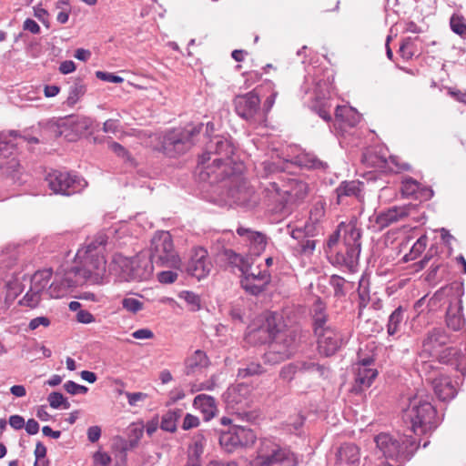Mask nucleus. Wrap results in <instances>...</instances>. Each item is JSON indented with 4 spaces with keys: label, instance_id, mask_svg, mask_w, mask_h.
I'll use <instances>...</instances> for the list:
<instances>
[{
    "label": "nucleus",
    "instance_id": "1",
    "mask_svg": "<svg viewBox=\"0 0 466 466\" xmlns=\"http://www.w3.org/2000/svg\"><path fill=\"white\" fill-rule=\"evenodd\" d=\"M232 154L230 143L220 137H215L207 144L206 152L199 157L196 171L201 182H208L210 185L221 183V186L217 187L216 192L222 194V190L226 189V194L220 197V201L225 205L230 204L233 198V165L230 159Z\"/></svg>",
    "mask_w": 466,
    "mask_h": 466
},
{
    "label": "nucleus",
    "instance_id": "2",
    "mask_svg": "<svg viewBox=\"0 0 466 466\" xmlns=\"http://www.w3.org/2000/svg\"><path fill=\"white\" fill-rule=\"evenodd\" d=\"M248 337L259 343H268V350L264 354L265 361L278 364L290 358L295 349V330L287 328L282 318L277 313H268L263 323L252 329Z\"/></svg>",
    "mask_w": 466,
    "mask_h": 466
},
{
    "label": "nucleus",
    "instance_id": "3",
    "mask_svg": "<svg viewBox=\"0 0 466 466\" xmlns=\"http://www.w3.org/2000/svg\"><path fill=\"white\" fill-rule=\"evenodd\" d=\"M106 242V234L98 233L90 243L77 250L76 259L81 266L73 267L66 272V288L82 285L87 280L96 282L104 276L106 268L104 257Z\"/></svg>",
    "mask_w": 466,
    "mask_h": 466
},
{
    "label": "nucleus",
    "instance_id": "4",
    "mask_svg": "<svg viewBox=\"0 0 466 466\" xmlns=\"http://www.w3.org/2000/svg\"><path fill=\"white\" fill-rule=\"evenodd\" d=\"M51 277V269L36 271L29 279V289L24 298L19 301V304L29 308H35L39 305L40 301L44 298L57 299L66 295L72 287H65L66 275L63 279H58L57 274L54 282H52V284H50L49 288L46 289Z\"/></svg>",
    "mask_w": 466,
    "mask_h": 466
},
{
    "label": "nucleus",
    "instance_id": "5",
    "mask_svg": "<svg viewBox=\"0 0 466 466\" xmlns=\"http://www.w3.org/2000/svg\"><path fill=\"white\" fill-rule=\"evenodd\" d=\"M313 321L319 352L326 356L333 355L340 348L342 337L331 325L327 324L325 307L321 302L314 305Z\"/></svg>",
    "mask_w": 466,
    "mask_h": 466
},
{
    "label": "nucleus",
    "instance_id": "6",
    "mask_svg": "<svg viewBox=\"0 0 466 466\" xmlns=\"http://www.w3.org/2000/svg\"><path fill=\"white\" fill-rule=\"evenodd\" d=\"M403 417L405 420L410 421L411 431L417 435L426 434L436 428L434 407L418 395L410 400Z\"/></svg>",
    "mask_w": 466,
    "mask_h": 466
},
{
    "label": "nucleus",
    "instance_id": "7",
    "mask_svg": "<svg viewBox=\"0 0 466 466\" xmlns=\"http://www.w3.org/2000/svg\"><path fill=\"white\" fill-rule=\"evenodd\" d=\"M279 159L265 160L260 164V172L263 176L268 177L271 174L284 171L289 163L294 164L308 169H315L325 171L329 167L326 161L319 159L316 155L309 152L301 151L294 156L289 153H283V156H278Z\"/></svg>",
    "mask_w": 466,
    "mask_h": 466
},
{
    "label": "nucleus",
    "instance_id": "8",
    "mask_svg": "<svg viewBox=\"0 0 466 466\" xmlns=\"http://www.w3.org/2000/svg\"><path fill=\"white\" fill-rule=\"evenodd\" d=\"M203 125H188L184 128H176L167 131L162 140V149L169 157L184 154L192 147L194 138L202 129Z\"/></svg>",
    "mask_w": 466,
    "mask_h": 466
},
{
    "label": "nucleus",
    "instance_id": "9",
    "mask_svg": "<svg viewBox=\"0 0 466 466\" xmlns=\"http://www.w3.org/2000/svg\"><path fill=\"white\" fill-rule=\"evenodd\" d=\"M150 258L159 267L176 268L180 265V258L168 231L162 230L155 233L151 239Z\"/></svg>",
    "mask_w": 466,
    "mask_h": 466
},
{
    "label": "nucleus",
    "instance_id": "10",
    "mask_svg": "<svg viewBox=\"0 0 466 466\" xmlns=\"http://www.w3.org/2000/svg\"><path fill=\"white\" fill-rule=\"evenodd\" d=\"M299 459L289 449L270 441L263 442L251 466H297Z\"/></svg>",
    "mask_w": 466,
    "mask_h": 466
},
{
    "label": "nucleus",
    "instance_id": "11",
    "mask_svg": "<svg viewBox=\"0 0 466 466\" xmlns=\"http://www.w3.org/2000/svg\"><path fill=\"white\" fill-rule=\"evenodd\" d=\"M339 231L343 235V244L345 253L339 255L340 261L348 267H353L360 254V238L361 229L359 226L357 218H352L349 222H341L339 224Z\"/></svg>",
    "mask_w": 466,
    "mask_h": 466
},
{
    "label": "nucleus",
    "instance_id": "12",
    "mask_svg": "<svg viewBox=\"0 0 466 466\" xmlns=\"http://www.w3.org/2000/svg\"><path fill=\"white\" fill-rule=\"evenodd\" d=\"M46 180L54 193L67 196L79 192L86 185L84 179L57 170L50 172Z\"/></svg>",
    "mask_w": 466,
    "mask_h": 466
},
{
    "label": "nucleus",
    "instance_id": "13",
    "mask_svg": "<svg viewBox=\"0 0 466 466\" xmlns=\"http://www.w3.org/2000/svg\"><path fill=\"white\" fill-rule=\"evenodd\" d=\"M238 244L248 247L249 255L259 256L266 248L267 237L260 231L254 230L250 228L239 226L237 228Z\"/></svg>",
    "mask_w": 466,
    "mask_h": 466
},
{
    "label": "nucleus",
    "instance_id": "14",
    "mask_svg": "<svg viewBox=\"0 0 466 466\" xmlns=\"http://www.w3.org/2000/svg\"><path fill=\"white\" fill-rule=\"evenodd\" d=\"M375 442L386 458L395 460L400 463L408 461L407 447L403 448L400 440L388 433H380L375 437Z\"/></svg>",
    "mask_w": 466,
    "mask_h": 466
},
{
    "label": "nucleus",
    "instance_id": "15",
    "mask_svg": "<svg viewBox=\"0 0 466 466\" xmlns=\"http://www.w3.org/2000/svg\"><path fill=\"white\" fill-rule=\"evenodd\" d=\"M374 360L365 358L360 360L355 366V382L353 391L361 392L370 387L371 383L378 376V370L373 368Z\"/></svg>",
    "mask_w": 466,
    "mask_h": 466
},
{
    "label": "nucleus",
    "instance_id": "16",
    "mask_svg": "<svg viewBox=\"0 0 466 466\" xmlns=\"http://www.w3.org/2000/svg\"><path fill=\"white\" fill-rule=\"evenodd\" d=\"M212 263L208 251L203 248H196L187 265V272L198 280L206 278L211 271Z\"/></svg>",
    "mask_w": 466,
    "mask_h": 466
},
{
    "label": "nucleus",
    "instance_id": "17",
    "mask_svg": "<svg viewBox=\"0 0 466 466\" xmlns=\"http://www.w3.org/2000/svg\"><path fill=\"white\" fill-rule=\"evenodd\" d=\"M426 380L429 381L434 390L436 396L441 400H449L455 397L456 389L451 379L443 373L432 370L426 373Z\"/></svg>",
    "mask_w": 466,
    "mask_h": 466
},
{
    "label": "nucleus",
    "instance_id": "18",
    "mask_svg": "<svg viewBox=\"0 0 466 466\" xmlns=\"http://www.w3.org/2000/svg\"><path fill=\"white\" fill-rule=\"evenodd\" d=\"M259 98L258 95L250 92L235 98L236 111L239 116L249 122H254L258 111Z\"/></svg>",
    "mask_w": 466,
    "mask_h": 466
},
{
    "label": "nucleus",
    "instance_id": "19",
    "mask_svg": "<svg viewBox=\"0 0 466 466\" xmlns=\"http://www.w3.org/2000/svg\"><path fill=\"white\" fill-rule=\"evenodd\" d=\"M411 209V206L404 205L392 207L380 212L376 217V225L378 229H383L393 223L404 219L410 215Z\"/></svg>",
    "mask_w": 466,
    "mask_h": 466
},
{
    "label": "nucleus",
    "instance_id": "20",
    "mask_svg": "<svg viewBox=\"0 0 466 466\" xmlns=\"http://www.w3.org/2000/svg\"><path fill=\"white\" fill-rule=\"evenodd\" d=\"M360 461V448L353 443L341 445L336 452L335 466H359Z\"/></svg>",
    "mask_w": 466,
    "mask_h": 466
},
{
    "label": "nucleus",
    "instance_id": "21",
    "mask_svg": "<svg viewBox=\"0 0 466 466\" xmlns=\"http://www.w3.org/2000/svg\"><path fill=\"white\" fill-rule=\"evenodd\" d=\"M259 202L258 195L246 181L235 189V204L247 209L255 208Z\"/></svg>",
    "mask_w": 466,
    "mask_h": 466
},
{
    "label": "nucleus",
    "instance_id": "22",
    "mask_svg": "<svg viewBox=\"0 0 466 466\" xmlns=\"http://www.w3.org/2000/svg\"><path fill=\"white\" fill-rule=\"evenodd\" d=\"M133 273H131L132 280L142 281L151 277L155 264L151 258L136 257L133 258Z\"/></svg>",
    "mask_w": 466,
    "mask_h": 466
},
{
    "label": "nucleus",
    "instance_id": "23",
    "mask_svg": "<svg viewBox=\"0 0 466 466\" xmlns=\"http://www.w3.org/2000/svg\"><path fill=\"white\" fill-rule=\"evenodd\" d=\"M208 365L209 360L207 354L200 350H197L185 360L186 374L195 375L200 373L204 369L208 368Z\"/></svg>",
    "mask_w": 466,
    "mask_h": 466
},
{
    "label": "nucleus",
    "instance_id": "24",
    "mask_svg": "<svg viewBox=\"0 0 466 466\" xmlns=\"http://www.w3.org/2000/svg\"><path fill=\"white\" fill-rule=\"evenodd\" d=\"M290 236L298 240V243L293 248L296 254L309 256L313 253L316 248V241L307 237L304 230L301 228L292 229Z\"/></svg>",
    "mask_w": 466,
    "mask_h": 466
},
{
    "label": "nucleus",
    "instance_id": "25",
    "mask_svg": "<svg viewBox=\"0 0 466 466\" xmlns=\"http://www.w3.org/2000/svg\"><path fill=\"white\" fill-rule=\"evenodd\" d=\"M254 258L251 256H240L235 252V266L242 272V277L258 279L261 275L269 274L258 267H253Z\"/></svg>",
    "mask_w": 466,
    "mask_h": 466
},
{
    "label": "nucleus",
    "instance_id": "26",
    "mask_svg": "<svg viewBox=\"0 0 466 466\" xmlns=\"http://www.w3.org/2000/svg\"><path fill=\"white\" fill-rule=\"evenodd\" d=\"M449 342V336L442 329H433L423 340V349L430 354L437 351L438 348Z\"/></svg>",
    "mask_w": 466,
    "mask_h": 466
},
{
    "label": "nucleus",
    "instance_id": "27",
    "mask_svg": "<svg viewBox=\"0 0 466 466\" xmlns=\"http://www.w3.org/2000/svg\"><path fill=\"white\" fill-rule=\"evenodd\" d=\"M110 269L118 274L121 279L130 281L131 273H133V258H129L120 254L114 256L113 261L110 264Z\"/></svg>",
    "mask_w": 466,
    "mask_h": 466
},
{
    "label": "nucleus",
    "instance_id": "28",
    "mask_svg": "<svg viewBox=\"0 0 466 466\" xmlns=\"http://www.w3.org/2000/svg\"><path fill=\"white\" fill-rule=\"evenodd\" d=\"M269 282L270 275L264 274L258 279L242 277L240 285L246 292L251 295H258L265 290Z\"/></svg>",
    "mask_w": 466,
    "mask_h": 466
},
{
    "label": "nucleus",
    "instance_id": "29",
    "mask_svg": "<svg viewBox=\"0 0 466 466\" xmlns=\"http://www.w3.org/2000/svg\"><path fill=\"white\" fill-rule=\"evenodd\" d=\"M193 405L204 414L206 420H209L215 416L217 407L215 400L211 396L199 394L195 397Z\"/></svg>",
    "mask_w": 466,
    "mask_h": 466
},
{
    "label": "nucleus",
    "instance_id": "30",
    "mask_svg": "<svg viewBox=\"0 0 466 466\" xmlns=\"http://www.w3.org/2000/svg\"><path fill=\"white\" fill-rule=\"evenodd\" d=\"M218 259L221 262H227L228 265L232 263L233 251L230 243V234H223L217 239L215 244Z\"/></svg>",
    "mask_w": 466,
    "mask_h": 466
},
{
    "label": "nucleus",
    "instance_id": "31",
    "mask_svg": "<svg viewBox=\"0 0 466 466\" xmlns=\"http://www.w3.org/2000/svg\"><path fill=\"white\" fill-rule=\"evenodd\" d=\"M362 184L359 181H344L337 187L336 193L339 202L341 201L343 197H355L361 200L363 196L361 195Z\"/></svg>",
    "mask_w": 466,
    "mask_h": 466
},
{
    "label": "nucleus",
    "instance_id": "32",
    "mask_svg": "<svg viewBox=\"0 0 466 466\" xmlns=\"http://www.w3.org/2000/svg\"><path fill=\"white\" fill-rule=\"evenodd\" d=\"M284 192L289 197L291 200L301 201L308 196L309 186L304 181L291 179Z\"/></svg>",
    "mask_w": 466,
    "mask_h": 466
},
{
    "label": "nucleus",
    "instance_id": "33",
    "mask_svg": "<svg viewBox=\"0 0 466 466\" xmlns=\"http://www.w3.org/2000/svg\"><path fill=\"white\" fill-rule=\"evenodd\" d=\"M335 117L337 121L349 127H355L360 120V116L354 108L345 106L336 107Z\"/></svg>",
    "mask_w": 466,
    "mask_h": 466
},
{
    "label": "nucleus",
    "instance_id": "34",
    "mask_svg": "<svg viewBox=\"0 0 466 466\" xmlns=\"http://www.w3.org/2000/svg\"><path fill=\"white\" fill-rule=\"evenodd\" d=\"M405 319V309L400 306L389 317L387 324V333L394 336L401 331Z\"/></svg>",
    "mask_w": 466,
    "mask_h": 466
},
{
    "label": "nucleus",
    "instance_id": "35",
    "mask_svg": "<svg viewBox=\"0 0 466 466\" xmlns=\"http://www.w3.org/2000/svg\"><path fill=\"white\" fill-rule=\"evenodd\" d=\"M299 370H316L320 371L322 373L323 369L314 362H304L300 364V366L295 364H289L281 369L280 377L283 380H291Z\"/></svg>",
    "mask_w": 466,
    "mask_h": 466
},
{
    "label": "nucleus",
    "instance_id": "36",
    "mask_svg": "<svg viewBox=\"0 0 466 466\" xmlns=\"http://www.w3.org/2000/svg\"><path fill=\"white\" fill-rule=\"evenodd\" d=\"M446 323L453 330H460L464 325L461 305H451L446 313Z\"/></svg>",
    "mask_w": 466,
    "mask_h": 466
},
{
    "label": "nucleus",
    "instance_id": "37",
    "mask_svg": "<svg viewBox=\"0 0 466 466\" xmlns=\"http://www.w3.org/2000/svg\"><path fill=\"white\" fill-rule=\"evenodd\" d=\"M256 438V435L250 429L235 425V448L238 446L248 447L255 442Z\"/></svg>",
    "mask_w": 466,
    "mask_h": 466
},
{
    "label": "nucleus",
    "instance_id": "38",
    "mask_svg": "<svg viewBox=\"0 0 466 466\" xmlns=\"http://www.w3.org/2000/svg\"><path fill=\"white\" fill-rule=\"evenodd\" d=\"M182 410H170L165 413L161 420L160 428L163 431L174 432L177 430V422L182 416Z\"/></svg>",
    "mask_w": 466,
    "mask_h": 466
},
{
    "label": "nucleus",
    "instance_id": "39",
    "mask_svg": "<svg viewBox=\"0 0 466 466\" xmlns=\"http://www.w3.org/2000/svg\"><path fill=\"white\" fill-rule=\"evenodd\" d=\"M206 444V439L202 434H197L194 436L192 440V443L190 444L188 448V461H197L198 462V460L202 456L204 452V447Z\"/></svg>",
    "mask_w": 466,
    "mask_h": 466
},
{
    "label": "nucleus",
    "instance_id": "40",
    "mask_svg": "<svg viewBox=\"0 0 466 466\" xmlns=\"http://www.w3.org/2000/svg\"><path fill=\"white\" fill-rule=\"evenodd\" d=\"M86 90V86L81 81L75 82L69 88L66 105L69 106H75L85 95Z\"/></svg>",
    "mask_w": 466,
    "mask_h": 466
},
{
    "label": "nucleus",
    "instance_id": "41",
    "mask_svg": "<svg viewBox=\"0 0 466 466\" xmlns=\"http://www.w3.org/2000/svg\"><path fill=\"white\" fill-rule=\"evenodd\" d=\"M450 25L452 32L461 37H466V22L462 15L454 14L450 19Z\"/></svg>",
    "mask_w": 466,
    "mask_h": 466
},
{
    "label": "nucleus",
    "instance_id": "42",
    "mask_svg": "<svg viewBox=\"0 0 466 466\" xmlns=\"http://www.w3.org/2000/svg\"><path fill=\"white\" fill-rule=\"evenodd\" d=\"M6 295L5 302H11L22 291L21 283L18 279H10L5 284Z\"/></svg>",
    "mask_w": 466,
    "mask_h": 466
},
{
    "label": "nucleus",
    "instance_id": "43",
    "mask_svg": "<svg viewBox=\"0 0 466 466\" xmlns=\"http://www.w3.org/2000/svg\"><path fill=\"white\" fill-rule=\"evenodd\" d=\"M122 307L125 310L136 314L144 308V302L132 297H127L122 299Z\"/></svg>",
    "mask_w": 466,
    "mask_h": 466
},
{
    "label": "nucleus",
    "instance_id": "44",
    "mask_svg": "<svg viewBox=\"0 0 466 466\" xmlns=\"http://www.w3.org/2000/svg\"><path fill=\"white\" fill-rule=\"evenodd\" d=\"M221 448L230 453L233 451V434L229 431L218 430Z\"/></svg>",
    "mask_w": 466,
    "mask_h": 466
},
{
    "label": "nucleus",
    "instance_id": "45",
    "mask_svg": "<svg viewBox=\"0 0 466 466\" xmlns=\"http://www.w3.org/2000/svg\"><path fill=\"white\" fill-rule=\"evenodd\" d=\"M179 298L183 299L191 308V310H198L200 308L199 297L191 291H182Z\"/></svg>",
    "mask_w": 466,
    "mask_h": 466
},
{
    "label": "nucleus",
    "instance_id": "46",
    "mask_svg": "<svg viewBox=\"0 0 466 466\" xmlns=\"http://www.w3.org/2000/svg\"><path fill=\"white\" fill-rule=\"evenodd\" d=\"M329 283L333 288L336 296L340 297L345 295L344 287L346 284V280L343 278L337 275H333L330 278Z\"/></svg>",
    "mask_w": 466,
    "mask_h": 466
},
{
    "label": "nucleus",
    "instance_id": "47",
    "mask_svg": "<svg viewBox=\"0 0 466 466\" xmlns=\"http://www.w3.org/2000/svg\"><path fill=\"white\" fill-rule=\"evenodd\" d=\"M427 242L428 238L425 235L420 237L417 239V241L413 244V246L410 248V256L412 259L416 258L423 252L427 246Z\"/></svg>",
    "mask_w": 466,
    "mask_h": 466
},
{
    "label": "nucleus",
    "instance_id": "48",
    "mask_svg": "<svg viewBox=\"0 0 466 466\" xmlns=\"http://www.w3.org/2000/svg\"><path fill=\"white\" fill-rule=\"evenodd\" d=\"M420 185L412 178H407L402 182L401 192L405 196H412L419 189Z\"/></svg>",
    "mask_w": 466,
    "mask_h": 466
},
{
    "label": "nucleus",
    "instance_id": "49",
    "mask_svg": "<svg viewBox=\"0 0 466 466\" xmlns=\"http://www.w3.org/2000/svg\"><path fill=\"white\" fill-rule=\"evenodd\" d=\"M64 389L72 395L86 394L88 389L86 386L76 384L72 380H68L64 384Z\"/></svg>",
    "mask_w": 466,
    "mask_h": 466
},
{
    "label": "nucleus",
    "instance_id": "50",
    "mask_svg": "<svg viewBox=\"0 0 466 466\" xmlns=\"http://www.w3.org/2000/svg\"><path fill=\"white\" fill-rule=\"evenodd\" d=\"M400 441L403 448L407 447L408 460H410L413 451L417 449L416 441L411 436H403Z\"/></svg>",
    "mask_w": 466,
    "mask_h": 466
},
{
    "label": "nucleus",
    "instance_id": "51",
    "mask_svg": "<svg viewBox=\"0 0 466 466\" xmlns=\"http://www.w3.org/2000/svg\"><path fill=\"white\" fill-rule=\"evenodd\" d=\"M96 76L100 80L110 83H122L124 81V79L121 76L103 71H96Z\"/></svg>",
    "mask_w": 466,
    "mask_h": 466
},
{
    "label": "nucleus",
    "instance_id": "52",
    "mask_svg": "<svg viewBox=\"0 0 466 466\" xmlns=\"http://www.w3.org/2000/svg\"><path fill=\"white\" fill-rule=\"evenodd\" d=\"M94 461L97 466H109L111 457L106 452L98 451L94 454Z\"/></svg>",
    "mask_w": 466,
    "mask_h": 466
},
{
    "label": "nucleus",
    "instance_id": "53",
    "mask_svg": "<svg viewBox=\"0 0 466 466\" xmlns=\"http://www.w3.org/2000/svg\"><path fill=\"white\" fill-rule=\"evenodd\" d=\"M177 279V273L175 271H162L158 273L157 279L159 282L164 284H171Z\"/></svg>",
    "mask_w": 466,
    "mask_h": 466
},
{
    "label": "nucleus",
    "instance_id": "54",
    "mask_svg": "<svg viewBox=\"0 0 466 466\" xmlns=\"http://www.w3.org/2000/svg\"><path fill=\"white\" fill-rule=\"evenodd\" d=\"M65 397L62 393L54 391L48 395L47 400L53 409H59Z\"/></svg>",
    "mask_w": 466,
    "mask_h": 466
},
{
    "label": "nucleus",
    "instance_id": "55",
    "mask_svg": "<svg viewBox=\"0 0 466 466\" xmlns=\"http://www.w3.org/2000/svg\"><path fill=\"white\" fill-rule=\"evenodd\" d=\"M126 396L130 406H136L138 401H143L147 398L144 392H126Z\"/></svg>",
    "mask_w": 466,
    "mask_h": 466
},
{
    "label": "nucleus",
    "instance_id": "56",
    "mask_svg": "<svg viewBox=\"0 0 466 466\" xmlns=\"http://www.w3.org/2000/svg\"><path fill=\"white\" fill-rule=\"evenodd\" d=\"M198 418L197 416L187 413L184 418L182 428L183 430L187 431L198 427Z\"/></svg>",
    "mask_w": 466,
    "mask_h": 466
},
{
    "label": "nucleus",
    "instance_id": "57",
    "mask_svg": "<svg viewBox=\"0 0 466 466\" xmlns=\"http://www.w3.org/2000/svg\"><path fill=\"white\" fill-rule=\"evenodd\" d=\"M108 148L114 152L117 157L127 158L128 153L126 148L117 142H111L108 144Z\"/></svg>",
    "mask_w": 466,
    "mask_h": 466
},
{
    "label": "nucleus",
    "instance_id": "58",
    "mask_svg": "<svg viewBox=\"0 0 466 466\" xmlns=\"http://www.w3.org/2000/svg\"><path fill=\"white\" fill-rule=\"evenodd\" d=\"M216 382L215 379L211 378L210 380L201 382L199 384H194L192 386V391H200V390H212L215 388Z\"/></svg>",
    "mask_w": 466,
    "mask_h": 466
},
{
    "label": "nucleus",
    "instance_id": "59",
    "mask_svg": "<svg viewBox=\"0 0 466 466\" xmlns=\"http://www.w3.org/2000/svg\"><path fill=\"white\" fill-rule=\"evenodd\" d=\"M261 372V367L258 364H251L246 369L238 370V376L246 377L248 375L258 374Z\"/></svg>",
    "mask_w": 466,
    "mask_h": 466
},
{
    "label": "nucleus",
    "instance_id": "60",
    "mask_svg": "<svg viewBox=\"0 0 466 466\" xmlns=\"http://www.w3.org/2000/svg\"><path fill=\"white\" fill-rule=\"evenodd\" d=\"M105 133L116 134L119 131V124L117 120L108 119L103 125Z\"/></svg>",
    "mask_w": 466,
    "mask_h": 466
},
{
    "label": "nucleus",
    "instance_id": "61",
    "mask_svg": "<svg viewBox=\"0 0 466 466\" xmlns=\"http://www.w3.org/2000/svg\"><path fill=\"white\" fill-rule=\"evenodd\" d=\"M50 324V320L46 317H37L29 322V329L34 330L37 329L39 326L48 327Z\"/></svg>",
    "mask_w": 466,
    "mask_h": 466
},
{
    "label": "nucleus",
    "instance_id": "62",
    "mask_svg": "<svg viewBox=\"0 0 466 466\" xmlns=\"http://www.w3.org/2000/svg\"><path fill=\"white\" fill-rule=\"evenodd\" d=\"M101 436V428L99 426H91L87 429V439L90 442H96Z\"/></svg>",
    "mask_w": 466,
    "mask_h": 466
},
{
    "label": "nucleus",
    "instance_id": "63",
    "mask_svg": "<svg viewBox=\"0 0 466 466\" xmlns=\"http://www.w3.org/2000/svg\"><path fill=\"white\" fill-rule=\"evenodd\" d=\"M9 424L15 430H21L25 426V420L20 415H12L9 418Z\"/></svg>",
    "mask_w": 466,
    "mask_h": 466
},
{
    "label": "nucleus",
    "instance_id": "64",
    "mask_svg": "<svg viewBox=\"0 0 466 466\" xmlns=\"http://www.w3.org/2000/svg\"><path fill=\"white\" fill-rule=\"evenodd\" d=\"M132 337L137 339H147L154 337L153 332L148 329H140L132 333Z\"/></svg>",
    "mask_w": 466,
    "mask_h": 466
}]
</instances>
